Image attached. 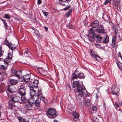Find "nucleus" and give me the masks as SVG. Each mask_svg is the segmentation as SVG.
<instances>
[{
	"label": "nucleus",
	"mask_w": 122,
	"mask_h": 122,
	"mask_svg": "<svg viewBox=\"0 0 122 122\" xmlns=\"http://www.w3.org/2000/svg\"><path fill=\"white\" fill-rule=\"evenodd\" d=\"M25 85H26L25 84H22L20 86L19 89H23L25 88H26L27 86H25Z\"/></svg>",
	"instance_id": "obj_35"
},
{
	"label": "nucleus",
	"mask_w": 122,
	"mask_h": 122,
	"mask_svg": "<svg viewBox=\"0 0 122 122\" xmlns=\"http://www.w3.org/2000/svg\"><path fill=\"white\" fill-rule=\"evenodd\" d=\"M42 69L41 68H38L37 69L38 71V72L40 74H41V71H42Z\"/></svg>",
	"instance_id": "obj_47"
},
{
	"label": "nucleus",
	"mask_w": 122,
	"mask_h": 122,
	"mask_svg": "<svg viewBox=\"0 0 122 122\" xmlns=\"http://www.w3.org/2000/svg\"><path fill=\"white\" fill-rule=\"evenodd\" d=\"M36 93V92L30 89V95L31 97H36V96L35 95V94Z\"/></svg>",
	"instance_id": "obj_27"
},
{
	"label": "nucleus",
	"mask_w": 122,
	"mask_h": 122,
	"mask_svg": "<svg viewBox=\"0 0 122 122\" xmlns=\"http://www.w3.org/2000/svg\"><path fill=\"white\" fill-rule=\"evenodd\" d=\"M0 19L4 23V25L5 26V28L6 29L7 28V27H8L7 25V23L6 22V21L2 19Z\"/></svg>",
	"instance_id": "obj_30"
},
{
	"label": "nucleus",
	"mask_w": 122,
	"mask_h": 122,
	"mask_svg": "<svg viewBox=\"0 0 122 122\" xmlns=\"http://www.w3.org/2000/svg\"><path fill=\"white\" fill-rule=\"evenodd\" d=\"M117 66L120 69L122 70V63L121 62H119Z\"/></svg>",
	"instance_id": "obj_36"
},
{
	"label": "nucleus",
	"mask_w": 122,
	"mask_h": 122,
	"mask_svg": "<svg viewBox=\"0 0 122 122\" xmlns=\"http://www.w3.org/2000/svg\"><path fill=\"white\" fill-rule=\"evenodd\" d=\"M84 75V74L82 73H80L79 75H78V76H83Z\"/></svg>",
	"instance_id": "obj_54"
},
{
	"label": "nucleus",
	"mask_w": 122,
	"mask_h": 122,
	"mask_svg": "<svg viewBox=\"0 0 122 122\" xmlns=\"http://www.w3.org/2000/svg\"><path fill=\"white\" fill-rule=\"evenodd\" d=\"M70 6H67V7L65 8H64V10H67L69 8H70Z\"/></svg>",
	"instance_id": "obj_52"
},
{
	"label": "nucleus",
	"mask_w": 122,
	"mask_h": 122,
	"mask_svg": "<svg viewBox=\"0 0 122 122\" xmlns=\"http://www.w3.org/2000/svg\"><path fill=\"white\" fill-rule=\"evenodd\" d=\"M7 65H5V66L4 65H1V68L3 70H5L7 68Z\"/></svg>",
	"instance_id": "obj_42"
},
{
	"label": "nucleus",
	"mask_w": 122,
	"mask_h": 122,
	"mask_svg": "<svg viewBox=\"0 0 122 122\" xmlns=\"http://www.w3.org/2000/svg\"><path fill=\"white\" fill-rule=\"evenodd\" d=\"M115 62L117 64V65H118V64L120 62H119L118 61H117V60H115Z\"/></svg>",
	"instance_id": "obj_59"
},
{
	"label": "nucleus",
	"mask_w": 122,
	"mask_h": 122,
	"mask_svg": "<svg viewBox=\"0 0 122 122\" xmlns=\"http://www.w3.org/2000/svg\"><path fill=\"white\" fill-rule=\"evenodd\" d=\"M79 77H73L72 79L73 80H74L75 79H76L77 78H78ZM79 77L80 78H82V77Z\"/></svg>",
	"instance_id": "obj_51"
},
{
	"label": "nucleus",
	"mask_w": 122,
	"mask_h": 122,
	"mask_svg": "<svg viewBox=\"0 0 122 122\" xmlns=\"http://www.w3.org/2000/svg\"><path fill=\"white\" fill-rule=\"evenodd\" d=\"M118 55L119 57H120L122 60V56L121 55V53L120 52H119L118 53Z\"/></svg>",
	"instance_id": "obj_49"
},
{
	"label": "nucleus",
	"mask_w": 122,
	"mask_h": 122,
	"mask_svg": "<svg viewBox=\"0 0 122 122\" xmlns=\"http://www.w3.org/2000/svg\"><path fill=\"white\" fill-rule=\"evenodd\" d=\"M116 37H115L113 38L112 40V45H113V46H115V40H116Z\"/></svg>",
	"instance_id": "obj_38"
},
{
	"label": "nucleus",
	"mask_w": 122,
	"mask_h": 122,
	"mask_svg": "<svg viewBox=\"0 0 122 122\" xmlns=\"http://www.w3.org/2000/svg\"><path fill=\"white\" fill-rule=\"evenodd\" d=\"M44 15L47 17L48 15V13L47 12H44L42 11Z\"/></svg>",
	"instance_id": "obj_48"
},
{
	"label": "nucleus",
	"mask_w": 122,
	"mask_h": 122,
	"mask_svg": "<svg viewBox=\"0 0 122 122\" xmlns=\"http://www.w3.org/2000/svg\"><path fill=\"white\" fill-rule=\"evenodd\" d=\"M115 105L117 107H120L121 106V104H119L117 102H116L115 103Z\"/></svg>",
	"instance_id": "obj_43"
},
{
	"label": "nucleus",
	"mask_w": 122,
	"mask_h": 122,
	"mask_svg": "<svg viewBox=\"0 0 122 122\" xmlns=\"http://www.w3.org/2000/svg\"><path fill=\"white\" fill-rule=\"evenodd\" d=\"M108 2L106 0L104 3V4L106 5Z\"/></svg>",
	"instance_id": "obj_63"
},
{
	"label": "nucleus",
	"mask_w": 122,
	"mask_h": 122,
	"mask_svg": "<svg viewBox=\"0 0 122 122\" xmlns=\"http://www.w3.org/2000/svg\"><path fill=\"white\" fill-rule=\"evenodd\" d=\"M30 76L31 75H30V74H27V75H25V76Z\"/></svg>",
	"instance_id": "obj_64"
},
{
	"label": "nucleus",
	"mask_w": 122,
	"mask_h": 122,
	"mask_svg": "<svg viewBox=\"0 0 122 122\" xmlns=\"http://www.w3.org/2000/svg\"><path fill=\"white\" fill-rule=\"evenodd\" d=\"M37 96L38 97L39 96L41 95L42 94V92L41 89H39L37 91Z\"/></svg>",
	"instance_id": "obj_33"
},
{
	"label": "nucleus",
	"mask_w": 122,
	"mask_h": 122,
	"mask_svg": "<svg viewBox=\"0 0 122 122\" xmlns=\"http://www.w3.org/2000/svg\"><path fill=\"white\" fill-rule=\"evenodd\" d=\"M96 99H97V98H98V96L97 94H96Z\"/></svg>",
	"instance_id": "obj_58"
},
{
	"label": "nucleus",
	"mask_w": 122,
	"mask_h": 122,
	"mask_svg": "<svg viewBox=\"0 0 122 122\" xmlns=\"http://www.w3.org/2000/svg\"><path fill=\"white\" fill-rule=\"evenodd\" d=\"M2 46H0V61L2 60L3 59L2 57L3 56V54L4 53V52L2 50Z\"/></svg>",
	"instance_id": "obj_17"
},
{
	"label": "nucleus",
	"mask_w": 122,
	"mask_h": 122,
	"mask_svg": "<svg viewBox=\"0 0 122 122\" xmlns=\"http://www.w3.org/2000/svg\"><path fill=\"white\" fill-rule=\"evenodd\" d=\"M106 0L109 4H110L111 3V0Z\"/></svg>",
	"instance_id": "obj_57"
},
{
	"label": "nucleus",
	"mask_w": 122,
	"mask_h": 122,
	"mask_svg": "<svg viewBox=\"0 0 122 122\" xmlns=\"http://www.w3.org/2000/svg\"><path fill=\"white\" fill-rule=\"evenodd\" d=\"M66 0H59V4L62 5H65V3L66 2Z\"/></svg>",
	"instance_id": "obj_28"
},
{
	"label": "nucleus",
	"mask_w": 122,
	"mask_h": 122,
	"mask_svg": "<svg viewBox=\"0 0 122 122\" xmlns=\"http://www.w3.org/2000/svg\"><path fill=\"white\" fill-rule=\"evenodd\" d=\"M90 25L92 28H95L98 25V21L97 20H95L91 23Z\"/></svg>",
	"instance_id": "obj_7"
},
{
	"label": "nucleus",
	"mask_w": 122,
	"mask_h": 122,
	"mask_svg": "<svg viewBox=\"0 0 122 122\" xmlns=\"http://www.w3.org/2000/svg\"><path fill=\"white\" fill-rule=\"evenodd\" d=\"M7 90L10 92L12 93L13 92V91L11 89V88H10L9 86L8 87V88L7 89Z\"/></svg>",
	"instance_id": "obj_44"
},
{
	"label": "nucleus",
	"mask_w": 122,
	"mask_h": 122,
	"mask_svg": "<svg viewBox=\"0 0 122 122\" xmlns=\"http://www.w3.org/2000/svg\"><path fill=\"white\" fill-rule=\"evenodd\" d=\"M39 98L41 101L42 100L45 103H46L47 102V99L44 96H42L41 97Z\"/></svg>",
	"instance_id": "obj_25"
},
{
	"label": "nucleus",
	"mask_w": 122,
	"mask_h": 122,
	"mask_svg": "<svg viewBox=\"0 0 122 122\" xmlns=\"http://www.w3.org/2000/svg\"><path fill=\"white\" fill-rule=\"evenodd\" d=\"M13 54V51L12 50H9L8 54V57L9 59H11L12 58V55Z\"/></svg>",
	"instance_id": "obj_16"
},
{
	"label": "nucleus",
	"mask_w": 122,
	"mask_h": 122,
	"mask_svg": "<svg viewBox=\"0 0 122 122\" xmlns=\"http://www.w3.org/2000/svg\"><path fill=\"white\" fill-rule=\"evenodd\" d=\"M19 93H16L15 94L11 96L10 97V100L12 102H19L21 99Z\"/></svg>",
	"instance_id": "obj_3"
},
{
	"label": "nucleus",
	"mask_w": 122,
	"mask_h": 122,
	"mask_svg": "<svg viewBox=\"0 0 122 122\" xmlns=\"http://www.w3.org/2000/svg\"><path fill=\"white\" fill-rule=\"evenodd\" d=\"M44 28L45 29V30H46V31H47L48 30L47 27H46V26H44Z\"/></svg>",
	"instance_id": "obj_55"
},
{
	"label": "nucleus",
	"mask_w": 122,
	"mask_h": 122,
	"mask_svg": "<svg viewBox=\"0 0 122 122\" xmlns=\"http://www.w3.org/2000/svg\"><path fill=\"white\" fill-rule=\"evenodd\" d=\"M33 29V30H34V32L35 33L36 32H37V30L35 28H34V29Z\"/></svg>",
	"instance_id": "obj_60"
},
{
	"label": "nucleus",
	"mask_w": 122,
	"mask_h": 122,
	"mask_svg": "<svg viewBox=\"0 0 122 122\" xmlns=\"http://www.w3.org/2000/svg\"><path fill=\"white\" fill-rule=\"evenodd\" d=\"M19 91L20 95L24 96L25 95L26 93V88L23 89H19Z\"/></svg>",
	"instance_id": "obj_10"
},
{
	"label": "nucleus",
	"mask_w": 122,
	"mask_h": 122,
	"mask_svg": "<svg viewBox=\"0 0 122 122\" xmlns=\"http://www.w3.org/2000/svg\"><path fill=\"white\" fill-rule=\"evenodd\" d=\"M75 118H74L72 120V121L73 122H76L77 121V120H75Z\"/></svg>",
	"instance_id": "obj_56"
},
{
	"label": "nucleus",
	"mask_w": 122,
	"mask_h": 122,
	"mask_svg": "<svg viewBox=\"0 0 122 122\" xmlns=\"http://www.w3.org/2000/svg\"><path fill=\"white\" fill-rule=\"evenodd\" d=\"M39 88L38 86H31L30 87V89L32 90L35 92H36L38 90Z\"/></svg>",
	"instance_id": "obj_11"
},
{
	"label": "nucleus",
	"mask_w": 122,
	"mask_h": 122,
	"mask_svg": "<svg viewBox=\"0 0 122 122\" xmlns=\"http://www.w3.org/2000/svg\"><path fill=\"white\" fill-rule=\"evenodd\" d=\"M5 86V85L3 83H2L0 86V88L2 89H3Z\"/></svg>",
	"instance_id": "obj_39"
},
{
	"label": "nucleus",
	"mask_w": 122,
	"mask_h": 122,
	"mask_svg": "<svg viewBox=\"0 0 122 122\" xmlns=\"http://www.w3.org/2000/svg\"><path fill=\"white\" fill-rule=\"evenodd\" d=\"M85 101L84 102V104L85 106H89L90 105V102L89 99L86 98L85 99Z\"/></svg>",
	"instance_id": "obj_13"
},
{
	"label": "nucleus",
	"mask_w": 122,
	"mask_h": 122,
	"mask_svg": "<svg viewBox=\"0 0 122 122\" xmlns=\"http://www.w3.org/2000/svg\"><path fill=\"white\" fill-rule=\"evenodd\" d=\"M34 97L33 98H31L28 100V103L31 106H33L34 104V103L35 102V99H34Z\"/></svg>",
	"instance_id": "obj_9"
},
{
	"label": "nucleus",
	"mask_w": 122,
	"mask_h": 122,
	"mask_svg": "<svg viewBox=\"0 0 122 122\" xmlns=\"http://www.w3.org/2000/svg\"><path fill=\"white\" fill-rule=\"evenodd\" d=\"M11 76H19L22 75L21 71H16L15 69L12 68L11 69Z\"/></svg>",
	"instance_id": "obj_4"
},
{
	"label": "nucleus",
	"mask_w": 122,
	"mask_h": 122,
	"mask_svg": "<svg viewBox=\"0 0 122 122\" xmlns=\"http://www.w3.org/2000/svg\"><path fill=\"white\" fill-rule=\"evenodd\" d=\"M80 73L78 71L76 70L74 73V76H78V75H79Z\"/></svg>",
	"instance_id": "obj_34"
},
{
	"label": "nucleus",
	"mask_w": 122,
	"mask_h": 122,
	"mask_svg": "<svg viewBox=\"0 0 122 122\" xmlns=\"http://www.w3.org/2000/svg\"><path fill=\"white\" fill-rule=\"evenodd\" d=\"M95 46L96 47L98 48H101V45L99 44H97L95 45Z\"/></svg>",
	"instance_id": "obj_46"
},
{
	"label": "nucleus",
	"mask_w": 122,
	"mask_h": 122,
	"mask_svg": "<svg viewBox=\"0 0 122 122\" xmlns=\"http://www.w3.org/2000/svg\"><path fill=\"white\" fill-rule=\"evenodd\" d=\"M7 0H0V3H2L5 2Z\"/></svg>",
	"instance_id": "obj_50"
},
{
	"label": "nucleus",
	"mask_w": 122,
	"mask_h": 122,
	"mask_svg": "<svg viewBox=\"0 0 122 122\" xmlns=\"http://www.w3.org/2000/svg\"><path fill=\"white\" fill-rule=\"evenodd\" d=\"M10 59H9L8 57L4 59V60L5 64H6L8 66V63L10 62Z\"/></svg>",
	"instance_id": "obj_19"
},
{
	"label": "nucleus",
	"mask_w": 122,
	"mask_h": 122,
	"mask_svg": "<svg viewBox=\"0 0 122 122\" xmlns=\"http://www.w3.org/2000/svg\"><path fill=\"white\" fill-rule=\"evenodd\" d=\"M30 80V77L26 78V77H23L22 80V81L26 83Z\"/></svg>",
	"instance_id": "obj_26"
},
{
	"label": "nucleus",
	"mask_w": 122,
	"mask_h": 122,
	"mask_svg": "<svg viewBox=\"0 0 122 122\" xmlns=\"http://www.w3.org/2000/svg\"><path fill=\"white\" fill-rule=\"evenodd\" d=\"M96 38L97 41H100L102 38L99 35L97 36H96Z\"/></svg>",
	"instance_id": "obj_37"
},
{
	"label": "nucleus",
	"mask_w": 122,
	"mask_h": 122,
	"mask_svg": "<svg viewBox=\"0 0 122 122\" xmlns=\"http://www.w3.org/2000/svg\"><path fill=\"white\" fill-rule=\"evenodd\" d=\"M30 54L28 49H27L25 51L24 55L25 57H29V55Z\"/></svg>",
	"instance_id": "obj_21"
},
{
	"label": "nucleus",
	"mask_w": 122,
	"mask_h": 122,
	"mask_svg": "<svg viewBox=\"0 0 122 122\" xmlns=\"http://www.w3.org/2000/svg\"><path fill=\"white\" fill-rule=\"evenodd\" d=\"M18 81L12 79L10 81V83L12 85H15L18 82Z\"/></svg>",
	"instance_id": "obj_20"
},
{
	"label": "nucleus",
	"mask_w": 122,
	"mask_h": 122,
	"mask_svg": "<svg viewBox=\"0 0 122 122\" xmlns=\"http://www.w3.org/2000/svg\"><path fill=\"white\" fill-rule=\"evenodd\" d=\"M33 83L34 85L33 86H38V81L37 80H34Z\"/></svg>",
	"instance_id": "obj_32"
},
{
	"label": "nucleus",
	"mask_w": 122,
	"mask_h": 122,
	"mask_svg": "<svg viewBox=\"0 0 122 122\" xmlns=\"http://www.w3.org/2000/svg\"><path fill=\"white\" fill-rule=\"evenodd\" d=\"M78 82L77 81H74L72 83V87L73 88L75 87L76 86H77L78 85H79Z\"/></svg>",
	"instance_id": "obj_24"
},
{
	"label": "nucleus",
	"mask_w": 122,
	"mask_h": 122,
	"mask_svg": "<svg viewBox=\"0 0 122 122\" xmlns=\"http://www.w3.org/2000/svg\"><path fill=\"white\" fill-rule=\"evenodd\" d=\"M4 43L6 45H7L8 46H9V45L10 43H9L8 41L6 39L5 41L4 42Z\"/></svg>",
	"instance_id": "obj_40"
},
{
	"label": "nucleus",
	"mask_w": 122,
	"mask_h": 122,
	"mask_svg": "<svg viewBox=\"0 0 122 122\" xmlns=\"http://www.w3.org/2000/svg\"><path fill=\"white\" fill-rule=\"evenodd\" d=\"M96 31L100 34H104L106 33L102 25L100 26L99 27L96 29Z\"/></svg>",
	"instance_id": "obj_6"
},
{
	"label": "nucleus",
	"mask_w": 122,
	"mask_h": 122,
	"mask_svg": "<svg viewBox=\"0 0 122 122\" xmlns=\"http://www.w3.org/2000/svg\"><path fill=\"white\" fill-rule=\"evenodd\" d=\"M76 88L78 93L76 96L77 98L80 99L83 96H86L87 91L85 89L83 88L79 85L77 86Z\"/></svg>",
	"instance_id": "obj_1"
},
{
	"label": "nucleus",
	"mask_w": 122,
	"mask_h": 122,
	"mask_svg": "<svg viewBox=\"0 0 122 122\" xmlns=\"http://www.w3.org/2000/svg\"><path fill=\"white\" fill-rule=\"evenodd\" d=\"M106 36V37L103 38L102 41V42L105 44L108 43L109 41V37L107 35Z\"/></svg>",
	"instance_id": "obj_14"
},
{
	"label": "nucleus",
	"mask_w": 122,
	"mask_h": 122,
	"mask_svg": "<svg viewBox=\"0 0 122 122\" xmlns=\"http://www.w3.org/2000/svg\"><path fill=\"white\" fill-rule=\"evenodd\" d=\"M92 110L93 111H96L97 109V107L94 106H92Z\"/></svg>",
	"instance_id": "obj_41"
},
{
	"label": "nucleus",
	"mask_w": 122,
	"mask_h": 122,
	"mask_svg": "<svg viewBox=\"0 0 122 122\" xmlns=\"http://www.w3.org/2000/svg\"><path fill=\"white\" fill-rule=\"evenodd\" d=\"M103 105L106 108V105L105 104V102H103Z\"/></svg>",
	"instance_id": "obj_62"
},
{
	"label": "nucleus",
	"mask_w": 122,
	"mask_h": 122,
	"mask_svg": "<svg viewBox=\"0 0 122 122\" xmlns=\"http://www.w3.org/2000/svg\"><path fill=\"white\" fill-rule=\"evenodd\" d=\"M41 3V0H38L37 3L38 4H40Z\"/></svg>",
	"instance_id": "obj_53"
},
{
	"label": "nucleus",
	"mask_w": 122,
	"mask_h": 122,
	"mask_svg": "<svg viewBox=\"0 0 122 122\" xmlns=\"http://www.w3.org/2000/svg\"><path fill=\"white\" fill-rule=\"evenodd\" d=\"M72 115L74 118H79V114L75 112H73L72 113Z\"/></svg>",
	"instance_id": "obj_18"
},
{
	"label": "nucleus",
	"mask_w": 122,
	"mask_h": 122,
	"mask_svg": "<svg viewBox=\"0 0 122 122\" xmlns=\"http://www.w3.org/2000/svg\"><path fill=\"white\" fill-rule=\"evenodd\" d=\"M90 53L91 56L94 59H97V57H99L98 56L94 55L93 53V51L92 50H90Z\"/></svg>",
	"instance_id": "obj_22"
},
{
	"label": "nucleus",
	"mask_w": 122,
	"mask_h": 122,
	"mask_svg": "<svg viewBox=\"0 0 122 122\" xmlns=\"http://www.w3.org/2000/svg\"><path fill=\"white\" fill-rule=\"evenodd\" d=\"M90 37L94 38V36H95V34L94 32L92 30V29H90Z\"/></svg>",
	"instance_id": "obj_23"
},
{
	"label": "nucleus",
	"mask_w": 122,
	"mask_h": 122,
	"mask_svg": "<svg viewBox=\"0 0 122 122\" xmlns=\"http://www.w3.org/2000/svg\"><path fill=\"white\" fill-rule=\"evenodd\" d=\"M3 77H1V78H0V80L1 81H2L3 80Z\"/></svg>",
	"instance_id": "obj_61"
},
{
	"label": "nucleus",
	"mask_w": 122,
	"mask_h": 122,
	"mask_svg": "<svg viewBox=\"0 0 122 122\" xmlns=\"http://www.w3.org/2000/svg\"><path fill=\"white\" fill-rule=\"evenodd\" d=\"M17 118L20 122H25V119L22 117H17Z\"/></svg>",
	"instance_id": "obj_29"
},
{
	"label": "nucleus",
	"mask_w": 122,
	"mask_h": 122,
	"mask_svg": "<svg viewBox=\"0 0 122 122\" xmlns=\"http://www.w3.org/2000/svg\"><path fill=\"white\" fill-rule=\"evenodd\" d=\"M32 106H31L29 104H26L25 106V108L27 110H29L31 109Z\"/></svg>",
	"instance_id": "obj_15"
},
{
	"label": "nucleus",
	"mask_w": 122,
	"mask_h": 122,
	"mask_svg": "<svg viewBox=\"0 0 122 122\" xmlns=\"http://www.w3.org/2000/svg\"><path fill=\"white\" fill-rule=\"evenodd\" d=\"M72 12V10H70L68 11L67 12L66 14H65V16L66 17H68L70 15V13Z\"/></svg>",
	"instance_id": "obj_31"
},
{
	"label": "nucleus",
	"mask_w": 122,
	"mask_h": 122,
	"mask_svg": "<svg viewBox=\"0 0 122 122\" xmlns=\"http://www.w3.org/2000/svg\"><path fill=\"white\" fill-rule=\"evenodd\" d=\"M8 46L11 49L10 50H12V51L14 49L16 48V46L15 45L11 43Z\"/></svg>",
	"instance_id": "obj_12"
},
{
	"label": "nucleus",
	"mask_w": 122,
	"mask_h": 122,
	"mask_svg": "<svg viewBox=\"0 0 122 122\" xmlns=\"http://www.w3.org/2000/svg\"><path fill=\"white\" fill-rule=\"evenodd\" d=\"M112 91L114 94L117 95L119 91V89L117 86L114 85L112 87Z\"/></svg>",
	"instance_id": "obj_5"
},
{
	"label": "nucleus",
	"mask_w": 122,
	"mask_h": 122,
	"mask_svg": "<svg viewBox=\"0 0 122 122\" xmlns=\"http://www.w3.org/2000/svg\"><path fill=\"white\" fill-rule=\"evenodd\" d=\"M4 17L8 19H9L10 18V17L8 14H5V16Z\"/></svg>",
	"instance_id": "obj_45"
},
{
	"label": "nucleus",
	"mask_w": 122,
	"mask_h": 122,
	"mask_svg": "<svg viewBox=\"0 0 122 122\" xmlns=\"http://www.w3.org/2000/svg\"><path fill=\"white\" fill-rule=\"evenodd\" d=\"M56 111L54 108L50 107L47 111V115L49 118H55L56 117Z\"/></svg>",
	"instance_id": "obj_2"
},
{
	"label": "nucleus",
	"mask_w": 122,
	"mask_h": 122,
	"mask_svg": "<svg viewBox=\"0 0 122 122\" xmlns=\"http://www.w3.org/2000/svg\"><path fill=\"white\" fill-rule=\"evenodd\" d=\"M35 105L36 107L37 108H39L40 107V104L41 102V100L39 98H38L36 99V101H35Z\"/></svg>",
	"instance_id": "obj_8"
}]
</instances>
